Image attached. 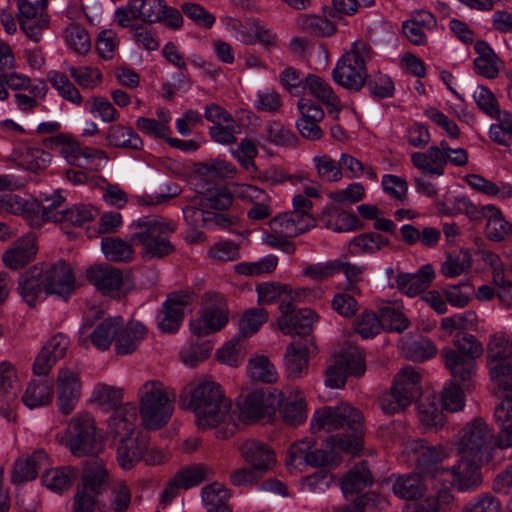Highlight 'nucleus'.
<instances>
[{
    "mask_svg": "<svg viewBox=\"0 0 512 512\" xmlns=\"http://www.w3.org/2000/svg\"><path fill=\"white\" fill-rule=\"evenodd\" d=\"M147 333L146 327L137 321H131L121 326L115 338V351L118 355H127L134 352L143 341Z\"/></svg>",
    "mask_w": 512,
    "mask_h": 512,
    "instance_id": "obj_37",
    "label": "nucleus"
},
{
    "mask_svg": "<svg viewBox=\"0 0 512 512\" xmlns=\"http://www.w3.org/2000/svg\"><path fill=\"white\" fill-rule=\"evenodd\" d=\"M411 162L423 173L440 177L445 173V157L442 141L439 145L430 146L426 151L411 154Z\"/></svg>",
    "mask_w": 512,
    "mask_h": 512,
    "instance_id": "obj_35",
    "label": "nucleus"
},
{
    "mask_svg": "<svg viewBox=\"0 0 512 512\" xmlns=\"http://www.w3.org/2000/svg\"><path fill=\"white\" fill-rule=\"evenodd\" d=\"M64 38L68 48L78 55H86L91 50L89 34L80 25H69L64 32Z\"/></svg>",
    "mask_w": 512,
    "mask_h": 512,
    "instance_id": "obj_59",
    "label": "nucleus"
},
{
    "mask_svg": "<svg viewBox=\"0 0 512 512\" xmlns=\"http://www.w3.org/2000/svg\"><path fill=\"white\" fill-rule=\"evenodd\" d=\"M310 426L314 434L342 430L329 436L327 443L347 454L356 455L363 447V416L358 409L348 403L317 409L311 418Z\"/></svg>",
    "mask_w": 512,
    "mask_h": 512,
    "instance_id": "obj_3",
    "label": "nucleus"
},
{
    "mask_svg": "<svg viewBox=\"0 0 512 512\" xmlns=\"http://www.w3.org/2000/svg\"><path fill=\"white\" fill-rule=\"evenodd\" d=\"M229 320V310L223 296L207 294L200 316L190 321L191 333L202 337L223 329Z\"/></svg>",
    "mask_w": 512,
    "mask_h": 512,
    "instance_id": "obj_9",
    "label": "nucleus"
},
{
    "mask_svg": "<svg viewBox=\"0 0 512 512\" xmlns=\"http://www.w3.org/2000/svg\"><path fill=\"white\" fill-rule=\"evenodd\" d=\"M164 3V0H129L115 10L114 22L122 28H134L139 23H158L163 17Z\"/></svg>",
    "mask_w": 512,
    "mask_h": 512,
    "instance_id": "obj_10",
    "label": "nucleus"
},
{
    "mask_svg": "<svg viewBox=\"0 0 512 512\" xmlns=\"http://www.w3.org/2000/svg\"><path fill=\"white\" fill-rule=\"evenodd\" d=\"M240 452L244 460L257 471L266 472L276 464L274 451L263 442L254 439L246 440L241 445Z\"/></svg>",
    "mask_w": 512,
    "mask_h": 512,
    "instance_id": "obj_29",
    "label": "nucleus"
},
{
    "mask_svg": "<svg viewBox=\"0 0 512 512\" xmlns=\"http://www.w3.org/2000/svg\"><path fill=\"white\" fill-rule=\"evenodd\" d=\"M48 456L42 449L34 451L31 455L18 457L13 465L12 480L15 483L34 480L38 470L47 464Z\"/></svg>",
    "mask_w": 512,
    "mask_h": 512,
    "instance_id": "obj_36",
    "label": "nucleus"
},
{
    "mask_svg": "<svg viewBox=\"0 0 512 512\" xmlns=\"http://www.w3.org/2000/svg\"><path fill=\"white\" fill-rule=\"evenodd\" d=\"M464 181L472 189L489 197H497L501 200L512 198V185L506 182L495 183L479 174H468Z\"/></svg>",
    "mask_w": 512,
    "mask_h": 512,
    "instance_id": "obj_45",
    "label": "nucleus"
},
{
    "mask_svg": "<svg viewBox=\"0 0 512 512\" xmlns=\"http://www.w3.org/2000/svg\"><path fill=\"white\" fill-rule=\"evenodd\" d=\"M36 252V237L33 233H27L4 252L2 260L5 266L17 270L32 261Z\"/></svg>",
    "mask_w": 512,
    "mask_h": 512,
    "instance_id": "obj_30",
    "label": "nucleus"
},
{
    "mask_svg": "<svg viewBox=\"0 0 512 512\" xmlns=\"http://www.w3.org/2000/svg\"><path fill=\"white\" fill-rule=\"evenodd\" d=\"M495 422L499 433L495 438V446L501 449L512 447V398L502 400L494 411ZM512 458V454L509 455Z\"/></svg>",
    "mask_w": 512,
    "mask_h": 512,
    "instance_id": "obj_39",
    "label": "nucleus"
},
{
    "mask_svg": "<svg viewBox=\"0 0 512 512\" xmlns=\"http://www.w3.org/2000/svg\"><path fill=\"white\" fill-rule=\"evenodd\" d=\"M52 399V386L43 380L30 381L22 395V402L29 409L46 406L52 402Z\"/></svg>",
    "mask_w": 512,
    "mask_h": 512,
    "instance_id": "obj_47",
    "label": "nucleus"
},
{
    "mask_svg": "<svg viewBox=\"0 0 512 512\" xmlns=\"http://www.w3.org/2000/svg\"><path fill=\"white\" fill-rule=\"evenodd\" d=\"M106 478V468L102 463L94 462L85 469L82 486L79 489H85L87 492L99 495L106 482Z\"/></svg>",
    "mask_w": 512,
    "mask_h": 512,
    "instance_id": "obj_63",
    "label": "nucleus"
},
{
    "mask_svg": "<svg viewBox=\"0 0 512 512\" xmlns=\"http://www.w3.org/2000/svg\"><path fill=\"white\" fill-rule=\"evenodd\" d=\"M314 349L312 338H300L288 345L285 353V367L292 378H300L307 373L309 354Z\"/></svg>",
    "mask_w": 512,
    "mask_h": 512,
    "instance_id": "obj_23",
    "label": "nucleus"
},
{
    "mask_svg": "<svg viewBox=\"0 0 512 512\" xmlns=\"http://www.w3.org/2000/svg\"><path fill=\"white\" fill-rule=\"evenodd\" d=\"M105 138L109 146L119 149L141 150L144 145L138 133L122 124L109 126Z\"/></svg>",
    "mask_w": 512,
    "mask_h": 512,
    "instance_id": "obj_43",
    "label": "nucleus"
},
{
    "mask_svg": "<svg viewBox=\"0 0 512 512\" xmlns=\"http://www.w3.org/2000/svg\"><path fill=\"white\" fill-rule=\"evenodd\" d=\"M213 476L214 470L211 466L204 463H196L180 469L174 477L176 484L181 489L188 490L200 485L204 481L212 479Z\"/></svg>",
    "mask_w": 512,
    "mask_h": 512,
    "instance_id": "obj_46",
    "label": "nucleus"
},
{
    "mask_svg": "<svg viewBox=\"0 0 512 512\" xmlns=\"http://www.w3.org/2000/svg\"><path fill=\"white\" fill-rule=\"evenodd\" d=\"M234 199L233 188L212 187L201 193L199 204L211 210L224 211L231 207Z\"/></svg>",
    "mask_w": 512,
    "mask_h": 512,
    "instance_id": "obj_50",
    "label": "nucleus"
},
{
    "mask_svg": "<svg viewBox=\"0 0 512 512\" xmlns=\"http://www.w3.org/2000/svg\"><path fill=\"white\" fill-rule=\"evenodd\" d=\"M512 358V338L504 333H495L489 339L487 344V362L490 377H503L500 367L503 364L511 363Z\"/></svg>",
    "mask_w": 512,
    "mask_h": 512,
    "instance_id": "obj_26",
    "label": "nucleus"
},
{
    "mask_svg": "<svg viewBox=\"0 0 512 512\" xmlns=\"http://www.w3.org/2000/svg\"><path fill=\"white\" fill-rule=\"evenodd\" d=\"M78 476V469L71 466H61L46 470L41 481L43 486L51 492L62 494L71 488Z\"/></svg>",
    "mask_w": 512,
    "mask_h": 512,
    "instance_id": "obj_42",
    "label": "nucleus"
},
{
    "mask_svg": "<svg viewBox=\"0 0 512 512\" xmlns=\"http://www.w3.org/2000/svg\"><path fill=\"white\" fill-rule=\"evenodd\" d=\"M147 449V438L141 432L116 443V460L123 470L133 469L144 457Z\"/></svg>",
    "mask_w": 512,
    "mask_h": 512,
    "instance_id": "obj_21",
    "label": "nucleus"
},
{
    "mask_svg": "<svg viewBox=\"0 0 512 512\" xmlns=\"http://www.w3.org/2000/svg\"><path fill=\"white\" fill-rule=\"evenodd\" d=\"M223 23L226 31L230 33L237 41L248 45L255 43L254 30L257 28V19H237L233 17H227L223 20Z\"/></svg>",
    "mask_w": 512,
    "mask_h": 512,
    "instance_id": "obj_52",
    "label": "nucleus"
},
{
    "mask_svg": "<svg viewBox=\"0 0 512 512\" xmlns=\"http://www.w3.org/2000/svg\"><path fill=\"white\" fill-rule=\"evenodd\" d=\"M435 271L431 264H425L416 273H400L396 277L397 288L405 295L414 297L424 292L432 283Z\"/></svg>",
    "mask_w": 512,
    "mask_h": 512,
    "instance_id": "obj_32",
    "label": "nucleus"
},
{
    "mask_svg": "<svg viewBox=\"0 0 512 512\" xmlns=\"http://www.w3.org/2000/svg\"><path fill=\"white\" fill-rule=\"evenodd\" d=\"M87 112L104 123H113L119 120L120 113L107 98L92 96L85 102Z\"/></svg>",
    "mask_w": 512,
    "mask_h": 512,
    "instance_id": "obj_55",
    "label": "nucleus"
},
{
    "mask_svg": "<svg viewBox=\"0 0 512 512\" xmlns=\"http://www.w3.org/2000/svg\"><path fill=\"white\" fill-rule=\"evenodd\" d=\"M130 228V239L141 247L142 258H163L173 253L174 245L170 240L176 229L173 221L160 216H144L134 221Z\"/></svg>",
    "mask_w": 512,
    "mask_h": 512,
    "instance_id": "obj_4",
    "label": "nucleus"
},
{
    "mask_svg": "<svg viewBox=\"0 0 512 512\" xmlns=\"http://www.w3.org/2000/svg\"><path fill=\"white\" fill-rule=\"evenodd\" d=\"M387 244L388 240L384 239L377 233H363L354 237L350 241L349 252L352 255L374 253L382 249Z\"/></svg>",
    "mask_w": 512,
    "mask_h": 512,
    "instance_id": "obj_57",
    "label": "nucleus"
},
{
    "mask_svg": "<svg viewBox=\"0 0 512 512\" xmlns=\"http://www.w3.org/2000/svg\"><path fill=\"white\" fill-rule=\"evenodd\" d=\"M121 326V317H109L95 325L85 322L80 327L78 342L82 346H87L91 342L98 350L105 351L115 341Z\"/></svg>",
    "mask_w": 512,
    "mask_h": 512,
    "instance_id": "obj_16",
    "label": "nucleus"
},
{
    "mask_svg": "<svg viewBox=\"0 0 512 512\" xmlns=\"http://www.w3.org/2000/svg\"><path fill=\"white\" fill-rule=\"evenodd\" d=\"M421 375L412 366L403 367L395 376L393 388L394 393L401 398V401L411 405L421 394Z\"/></svg>",
    "mask_w": 512,
    "mask_h": 512,
    "instance_id": "obj_33",
    "label": "nucleus"
},
{
    "mask_svg": "<svg viewBox=\"0 0 512 512\" xmlns=\"http://www.w3.org/2000/svg\"><path fill=\"white\" fill-rule=\"evenodd\" d=\"M305 88L326 106L329 114H332L334 117L338 116L342 105L327 81L319 76L310 74L305 79Z\"/></svg>",
    "mask_w": 512,
    "mask_h": 512,
    "instance_id": "obj_38",
    "label": "nucleus"
},
{
    "mask_svg": "<svg viewBox=\"0 0 512 512\" xmlns=\"http://www.w3.org/2000/svg\"><path fill=\"white\" fill-rule=\"evenodd\" d=\"M45 2L17 1V19L20 29L32 41L39 42L42 33L49 26V16Z\"/></svg>",
    "mask_w": 512,
    "mask_h": 512,
    "instance_id": "obj_13",
    "label": "nucleus"
},
{
    "mask_svg": "<svg viewBox=\"0 0 512 512\" xmlns=\"http://www.w3.org/2000/svg\"><path fill=\"white\" fill-rule=\"evenodd\" d=\"M297 25L302 30L320 36H331L336 31L333 22L317 15L302 14L297 18Z\"/></svg>",
    "mask_w": 512,
    "mask_h": 512,
    "instance_id": "obj_64",
    "label": "nucleus"
},
{
    "mask_svg": "<svg viewBox=\"0 0 512 512\" xmlns=\"http://www.w3.org/2000/svg\"><path fill=\"white\" fill-rule=\"evenodd\" d=\"M246 343L242 336H236L224 344L217 352L220 362L232 367L239 366L245 357Z\"/></svg>",
    "mask_w": 512,
    "mask_h": 512,
    "instance_id": "obj_60",
    "label": "nucleus"
},
{
    "mask_svg": "<svg viewBox=\"0 0 512 512\" xmlns=\"http://www.w3.org/2000/svg\"><path fill=\"white\" fill-rule=\"evenodd\" d=\"M67 446L76 456L94 454L99 450L101 435L97 432L95 420L88 412L73 416L66 429Z\"/></svg>",
    "mask_w": 512,
    "mask_h": 512,
    "instance_id": "obj_8",
    "label": "nucleus"
},
{
    "mask_svg": "<svg viewBox=\"0 0 512 512\" xmlns=\"http://www.w3.org/2000/svg\"><path fill=\"white\" fill-rule=\"evenodd\" d=\"M366 371V364L362 351L348 345L335 355L333 365L329 366L325 375V384L331 388H341L347 376H362Z\"/></svg>",
    "mask_w": 512,
    "mask_h": 512,
    "instance_id": "obj_11",
    "label": "nucleus"
},
{
    "mask_svg": "<svg viewBox=\"0 0 512 512\" xmlns=\"http://www.w3.org/2000/svg\"><path fill=\"white\" fill-rule=\"evenodd\" d=\"M247 373L252 380L262 383H274L278 379L276 367L264 355H256L248 361Z\"/></svg>",
    "mask_w": 512,
    "mask_h": 512,
    "instance_id": "obj_51",
    "label": "nucleus"
},
{
    "mask_svg": "<svg viewBox=\"0 0 512 512\" xmlns=\"http://www.w3.org/2000/svg\"><path fill=\"white\" fill-rule=\"evenodd\" d=\"M86 277L104 295L117 296L123 284L121 271L109 265L91 266Z\"/></svg>",
    "mask_w": 512,
    "mask_h": 512,
    "instance_id": "obj_25",
    "label": "nucleus"
},
{
    "mask_svg": "<svg viewBox=\"0 0 512 512\" xmlns=\"http://www.w3.org/2000/svg\"><path fill=\"white\" fill-rule=\"evenodd\" d=\"M139 412L143 425L150 430L164 426L172 416L174 393L159 380H148L138 390Z\"/></svg>",
    "mask_w": 512,
    "mask_h": 512,
    "instance_id": "obj_5",
    "label": "nucleus"
},
{
    "mask_svg": "<svg viewBox=\"0 0 512 512\" xmlns=\"http://www.w3.org/2000/svg\"><path fill=\"white\" fill-rule=\"evenodd\" d=\"M36 210H39V203L34 199H24L18 195H6V213L21 215L31 221L32 225H39L35 221Z\"/></svg>",
    "mask_w": 512,
    "mask_h": 512,
    "instance_id": "obj_58",
    "label": "nucleus"
},
{
    "mask_svg": "<svg viewBox=\"0 0 512 512\" xmlns=\"http://www.w3.org/2000/svg\"><path fill=\"white\" fill-rule=\"evenodd\" d=\"M488 130L489 138L501 146H510L512 144V112L500 109L493 117Z\"/></svg>",
    "mask_w": 512,
    "mask_h": 512,
    "instance_id": "obj_48",
    "label": "nucleus"
},
{
    "mask_svg": "<svg viewBox=\"0 0 512 512\" xmlns=\"http://www.w3.org/2000/svg\"><path fill=\"white\" fill-rule=\"evenodd\" d=\"M101 249L105 257L110 261L127 262L133 259L132 246L117 237H104L101 240Z\"/></svg>",
    "mask_w": 512,
    "mask_h": 512,
    "instance_id": "obj_56",
    "label": "nucleus"
},
{
    "mask_svg": "<svg viewBox=\"0 0 512 512\" xmlns=\"http://www.w3.org/2000/svg\"><path fill=\"white\" fill-rule=\"evenodd\" d=\"M373 479L369 468L364 462L352 467L341 482V489L346 500L359 498L368 504L371 499L367 489L372 485Z\"/></svg>",
    "mask_w": 512,
    "mask_h": 512,
    "instance_id": "obj_20",
    "label": "nucleus"
},
{
    "mask_svg": "<svg viewBox=\"0 0 512 512\" xmlns=\"http://www.w3.org/2000/svg\"><path fill=\"white\" fill-rule=\"evenodd\" d=\"M373 55L368 42L355 40L337 61L332 71L334 81L348 90H361L368 76L366 65Z\"/></svg>",
    "mask_w": 512,
    "mask_h": 512,
    "instance_id": "obj_6",
    "label": "nucleus"
},
{
    "mask_svg": "<svg viewBox=\"0 0 512 512\" xmlns=\"http://www.w3.org/2000/svg\"><path fill=\"white\" fill-rule=\"evenodd\" d=\"M319 221L322 226L337 233L350 232L358 228V218L354 214L328 206L322 211Z\"/></svg>",
    "mask_w": 512,
    "mask_h": 512,
    "instance_id": "obj_44",
    "label": "nucleus"
},
{
    "mask_svg": "<svg viewBox=\"0 0 512 512\" xmlns=\"http://www.w3.org/2000/svg\"><path fill=\"white\" fill-rule=\"evenodd\" d=\"M22 375L15 364L8 360L0 362V402L11 404L22 389Z\"/></svg>",
    "mask_w": 512,
    "mask_h": 512,
    "instance_id": "obj_34",
    "label": "nucleus"
},
{
    "mask_svg": "<svg viewBox=\"0 0 512 512\" xmlns=\"http://www.w3.org/2000/svg\"><path fill=\"white\" fill-rule=\"evenodd\" d=\"M180 401L195 415L198 429L208 430L224 425L230 433L234 431L236 418L231 401L211 378L200 377L191 381L182 391Z\"/></svg>",
    "mask_w": 512,
    "mask_h": 512,
    "instance_id": "obj_2",
    "label": "nucleus"
},
{
    "mask_svg": "<svg viewBox=\"0 0 512 512\" xmlns=\"http://www.w3.org/2000/svg\"><path fill=\"white\" fill-rule=\"evenodd\" d=\"M82 395V381L79 373L69 367H61L56 379L57 406L63 415L71 414Z\"/></svg>",
    "mask_w": 512,
    "mask_h": 512,
    "instance_id": "obj_15",
    "label": "nucleus"
},
{
    "mask_svg": "<svg viewBox=\"0 0 512 512\" xmlns=\"http://www.w3.org/2000/svg\"><path fill=\"white\" fill-rule=\"evenodd\" d=\"M269 226L272 232L286 238L296 237L315 226V220L312 216L304 218L298 214L287 212L274 217Z\"/></svg>",
    "mask_w": 512,
    "mask_h": 512,
    "instance_id": "obj_31",
    "label": "nucleus"
},
{
    "mask_svg": "<svg viewBox=\"0 0 512 512\" xmlns=\"http://www.w3.org/2000/svg\"><path fill=\"white\" fill-rule=\"evenodd\" d=\"M318 320L319 316L315 311L309 308H303L291 315H281L277 323L283 334L311 338L310 334Z\"/></svg>",
    "mask_w": 512,
    "mask_h": 512,
    "instance_id": "obj_22",
    "label": "nucleus"
},
{
    "mask_svg": "<svg viewBox=\"0 0 512 512\" xmlns=\"http://www.w3.org/2000/svg\"><path fill=\"white\" fill-rule=\"evenodd\" d=\"M190 303V296L184 292L170 294L157 313V325L164 333L176 332L183 320L184 309Z\"/></svg>",
    "mask_w": 512,
    "mask_h": 512,
    "instance_id": "obj_19",
    "label": "nucleus"
},
{
    "mask_svg": "<svg viewBox=\"0 0 512 512\" xmlns=\"http://www.w3.org/2000/svg\"><path fill=\"white\" fill-rule=\"evenodd\" d=\"M492 437L491 430L481 418H475L458 432L455 448L460 462L449 472L452 475V484L460 491L479 485L481 479L478 469L491 459Z\"/></svg>",
    "mask_w": 512,
    "mask_h": 512,
    "instance_id": "obj_1",
    "label": "nucleus"
},
{
    "mask_svg": "<svg viewBox=\"0 0 512 512\" xmlns=\"http://www.w3.org/2000/svg\"><path fill=\"white\" fill-rule=\"evenodd\" d=\"M481 218L487 221L485 233L490 240L500 242L512 234V224L505 219L501 210L495 205H483Z\"/></svg>",
    "mask_w": 512,
    "mask_h": 512,
    "instance_id": "obj_40",
    "label": "nucleus"
},
{
    "mask_svg": "<svg viewBox=\"0 0 512 512\" xmlns=\"http://www.w3.org/2000/svg\"><path fill=\"white\" fill-rule=\"evenodd\" d=\"M66 70L74 81L83 89L93 90L100 85L103 75L99 69L91 66L66 65Z\"/></svg>",
    "mask_w": 512,
    "mask_h": 512,
    "instance_id": "obj_61",
    "label": "nucleus"
},
{
    "mask_svg": "<svg viewBox=\"0 0 512 512\" xmlns=\"http://www.w3.org/2000/svg\"><path fill=\"white\" fill-rule=\"evenodd\" d=\"M405 451L412 454L417 469L423 476L434 477L440 471L441 462L449 456V451L444 446H431L420 439L408 440L405 443Z\"/></svg>",
    "mask_w": 512,
    "mask_h": 512,
    "instance_id": "obj_14",
    "label": "nucleus"
},
{
    "mask_svg": "<svg viewBox=\"0 0 512 512\" xmlns=\"http://www.w3.org/2000/svg\"><path fill=\"white\" fill-rule=\"evenodd\" d=\"M183 215L186 222L194 227L203 226L211 229L214 226H224L228 222L226 216L210 213L203 207L188 206L183 209Z\"/></svg>",
    "mask_w": 512,
    "mask_h": 512,
    "instance_id": "obj_53",
    "label": "nucleus"
},
{
    "mask_svg": "<svg viewBox=\"0 0 512 512\" xmlns=\"http://www.w3.org/2000/svg\"><path fill=\"white\" fill-rule=\"evenodd\" d=\"M454 345L457 351L451 348L442 350L444 364L455 379L470 381L477 371L475 359L483 354L482 344L473 335L458 333Z\"/></svg>",
    "mask_w": 512,
    "mask_h": 512,
    "instance_id": "obj_7",
    "label": "nucleus"
},
{
    "mask_svg": "<svg viewBox=\"0 0 512 512\" xmlns=\"http://www.w3.org/2000/svg\"><path fill=\"white\" fill-rule=\"evenodd\" d=\"M18 292L22 300L29 306H35L44 299L48 293L42 275V267L30 268L20 276Z\"/></svg>",
    "mask_w": 512,
    "mask_h": 512,
    "instance_id": "obj_28",
    "label": "nucleus"
},
{
    "mask_svg": "<svg viewBox=\"0 0 512 512\" xmlns=\"http://www.w3.org/2000/svg\"><path fill=\"white\" fill-rule=\"evenodd\" d=\"M138 419L137 407L126 403L117 407L108 420V432L117 440L140 433L136 423Z\"/></svg>",
    "mask_w": 512,
    "mask_h": 512,
    "instance_id": "obj_24",
    "label": "nucleus"
},
{
    "mask_svg": "<svg viewBox=\"0 0 512 512\" xmlns=\"http://www.w3.org/2000/svg\"><path fill=\"white\" fill-rule=\"evenodd\" d=\"M274 392L254 390L239 401V419L244 423L270 422L276 414Z\"/></svg>",
    "mask_w": 512,
    "mask_h": 512,
    "instance_id": "obj_12",
    "label": "nucleus"
},
{
    "mask_svg": "<svg viewBox=\"0 0 512 512\" xmlns=\"http://www.w3.org/2000/svg\"><path fill=\"white\" fill-rule=\"evenodd\" d=\"M229 498V491L219 482L208 484L201 491L202 502L208 507L207 512H231L227 505Z\"/></svg>",
    "mask_w": 512,
    "mask_h": 512,
    "instance_id": "obj_49",
    "label": "nucleus"
},
{
    "mask_svg": "<svg viewBox=\"0 0 512 512\" xmlns=\"http://www.w3.org/2000/svg\"><path fill=\"white\" fill-rule=\"evenodd\" d=\"M59 153L72 165L80 167L92 166L95 160L107 159V154L101 149L90 147L82 148L79 142L64 139L58 143Z\"/></svg>",
    "mask_w": 512,
    "mask_h": 512,
    "instance_id": "obj_27",
    "label": "nucleus"
},
{
    "mask_svg": "<svg viewBox=\"0 0 512 512\" xmlns=\"http://www.w3.org/2000/svg\"><path fill=\"white\" fill-rule=\"evenodd\" d=\"M48 80L64 100L76 106L83 104V97L79 89L70 81L66 74L59 71H51L48 74Z\"/></svg>",
    "mask_w": 512,
    "mask_h": 512,
    "instance_id": "obj_54",
    "label": "nucleus"
},
{
    "mask_svg": "<svg viewBox=\"0 0 512 512\" xmlns=\"http://www.w3.org/2000/svg\"><path fill=\"white\" fill-rule=\"evenodd\" d=\"M156 114L157 118L138 117L135 122L136 128L148 137L166 141L172 133L170 112L165 109H159Z\"/></svg>",
    "mask_w": 512,
    "mask_h": 512,
    "instance_id": "obj_41",
    "label": "nucleus"
},
{
    "mask_svg": "<svg viewBox=\"0 0 512 512\" xmlns=\"http://www.w3.org/2000/svg\"><path fill=\"white\" fill-rule=\"evenodd\" d=\"M275 396L279 412L286 424L299 426L307 420V402L299 388L289 386L281 392L275 390Z\"/></svg>",
    "mask_w": 512,
    "mask_h": 512,
    "instance_id": "obj_17",
    "label": "nucleus"
},
{
    "mask_svg": "<svg viewBox=\"0 0 512 512\" xmlns=\"http://www.w3.org/2000/svg\"><path fill=\"white\" fill-rule=\"evenodd\" d=\"M42 275L48 294L67 300L76 288L75 277L69 264L59 261L42 267Z\"/></svg>",
    "mask_w": 512,
    "mask_h": 512,
    "instance_id": "obj_18",
    "label": "nucleus"
},
{
    "mask_svg": "<svg viewBox=\"0 0 512 512\" xmlns=\"http://www.w3.org/2000/svg\"><path fill=\"white\" fill-rule=\"evenodd\" d=\"M393 492L402 499L413 500L423 494V484L419 475H404L396 479Z\"/></svg>",
    "mask_w": 512,
    "mask_h": 512,
    "instance_id": "obj_62",
    "label": "nucleus"
}]
</instances>
